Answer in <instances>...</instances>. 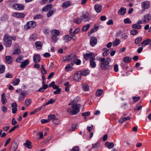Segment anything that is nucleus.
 Masks as SVG:
<instances>
[{
	"mask_svg": "<svg viewBox=\"0 0 151 151\" xmlns=\"http://www.w3.org/2000/svg\"><path fill=\"white\" fill-rule=\"evenodd\" d=\"M81 105L79 104H73L71 107L68 108L67 112L69 114L74 115L77 114L80 112Z\"/></svg>",
	"mask_w": 151,
	"mask_h": 151,
	"instance_id": "f257e3e1",
	"label": "nucleus"
},
{
	"mask_svg": "<svg viewBox=\"0 0 151 151\" xmlns=\"http://www.w3.org/2000/svg\"><path fill=\"white\" fill-rule=\"evenodd\" d=\"M151 20V15L148 14L145 15L142 18L141 20L137 21V24H146L148 23Z\"/></svg>",
	"mask_w": 151,
	"mask_h": 151,
	"instance_id": "f03ea898",
	"label": "nucleus"
},
{
	"mask_svg": "<svg viewBox=\"0 0 151 151\" xmlns=\"http://www.w3.org/2000/svg\"><path fill=\"white\" fill-rule=\"evenodd\" d=\"M111 61V58H107L104 62L101 63L100 65V67L104 70H107L110 68V65L109 64Z\"/></svg>",
	"mask_w": 151,
	"mask_h": 151,
	"instance_id": "7ed1b4c3",
	"label": "nucleus"
},
{
	"mask_svg": "<svg viewBox=\"0 0 151 151\" xmlns=\"http://www.w3.org/2000/svg\"><path fill=\"white\" fill-rule=\"evenodd\" d=\"M3 44L6 47H10L12 44L11 37L8 35H5L3 38Z\"/></svg>",
	"mask_w": 151,
	"mask_h": 151,
	"instance_id": "20e7f679",
	"label": "nucleus"
},
{
	"mask_svg": "<svg viewBox=\"0 0 151 151\" xmlns=\"http://www.w3.org/2000/svg\"><path fill=\"white\" fill-rule=\"evenodd\" d=\"M36 25V23L35 21H31L27 22L24 26V28L27 30L32 29L35 28Z\"/></svg>",
	"mask_w": 151,
	"mask_h": 151,
	"instance_id": "39448f33",
	"label": "nucleus"
},
{
	"mask_svg": "<svg viewBox=\"0 0 151 151\" xmlns=\"http://www.w3.org/2000/svg\"><path fill=\"white\" fill-rule=\"evenodd\" d=\"M84 58L86 60H95V58L94 53L92 52L86 53L83 54Z\"/></svg>",
	"mask_w": 151,
	"mask_h": 151,
	"instance_id": "423d86ee",
	"label": "nucleus"
},
{
	"mask_svg": "<svg viewBox=\"0 0 151 151\" xmlns=\"http://www.w3.org/2000/svg\"><path fill=\"white\" fill-rule=\"evenodd\" d=\"M12 7L16 10L19 11L23 10L24 8V5L21 4H14L12 5Z\"/></svg>",
	"mask_w": 151,
	"mask_h": 151,
	"instance_id": "0eeeda50",
	"label": "nucleus"
},
{
	"mask_svg": "<svg viewBox=\"0 0 151 151\" xmlns=\"http://www.w3.org/2000/svg\"><path fill=\"white\" fill-rule=\"evenodd\" d=\"M80 18L82 20L86 22L90 19L91 18V16L88 12H86L81 16Z\"/></svg>",
	"mask_w": 151,
	"mask_h": 151,
	"instance_id": "6e6552de",
	"label": "nucleus"
},
{
	"mask_svg": "<svg viewBox=\"0 0 151 151\" xmlns=\"http://www.w3.org/2000/svg\"><path fill=\"white\" fill-rule=\"evenodd\" d=\"M76 58L77 56L75 55V54L72 53L64 57L63 61H65L70 60H73L74 59H76Z\"/></svg>",
	"mask_w": 151,
	"mask_h": 151,
	"instance_id": "1a4fd4ad",
	"label": "nucleus"
},
{
	"mask_svg": "<svg viewBox=\"0 0 151 151\" xmlns=\"http://www.w3.org/2000/svg\"><path fill=\"white\" fill-rule=\"evenodd\" d=\"M97 40L96 38L94 36H91L90 37V43L92 47L95 46L97 43Z\"/></svg>",
	"mask_w": 151,
	"mask_h": 151,
	"instance_id": "9d476101",
	"label": "nucleus"
},
{
	"mask_svg": "<svg viewBox=\"0 0 151 151\" xmlns=\"http://www.w3.org/2000/svg\"><path fill=\"white\" fill-rule=\"evenodd\" d=\"M27 92L25 91L21 92L19 94L18 100L19 101H22L24 98L25 96L27 95Z\"/></svg>",
	"mask_w": 151,
	"mask_h": 151,
	"instance_id": "9b49d317",
	"label": "nucleus"
},
{
	"mask_svg": "<svg viewBox=\"0 0 151 151\" xmlns=\"http://www.w3.org/2000/svg\"><path fill=\"white\" fill-rule=\"evenodd\" d=\"M18 147V145L16 142H12L9 148V151H15Z\"/></svg>",
	"mask_w": 151,
	"mask_h": 151,
	"instance_id": "f8f14e48",
	"label": "nucleus"
},
{
	"mask_svg": "<svg viewBox=\"0 0 151 151\" xmlns=\"http://www.w3.org/2000/svg\"><path fill=\"white\" fill-rule=\"evenodd\" d=\"M12 16L14 17L22 18L24 17L25 15L22 13L15 12L12 14Z\"/></svg>",
	"mask_w": 151,
	"mask_h": 151,
	"instance_id": "ddd939ff",
	"label": "nucleus"
},
{
	"mask_svg": "<svg viewBox=\"0 0 151 151\" xmlns=\"http://www.w3.org/2000/svg\"><path fill=\"white\" fill-rule=\"evenodd\" d=\"M142 7L145 9L148 8L150 6V3L148 1H144L141 4Z\"/></svg>",
	"mask_w": 151,
	"mask_h": 151,
	"instance_id": "4468645a",
	"label": "nucleus"
},
{
	"mask_svg": "<svg viewBox=\"0 0 151 151\" xmlns=\"http://www.w3.org/2000/svg\"><path fill=\"white\" fill-rule=\"evenodd\" d=\"M11 106L12 107V112L13 114H16L17 111V105L16 102H14L12 103L11 105Z\"/></svg>",
	"mask_w": 151,
	"mask_h": 151,
	"instance_id": "2eb2a0df",
	"label": "nucleus"
},
{
	"mask_svg": "<svg viewBox=\"0 0 151 151\" xmlns=\"http://www.w3.org/2000/svg\"><path fill=\"white\" fill-rule=\"evenodd\" d=\"M94 8L96 12L97 13H100L102 10V6L101 4H95Z\"/></svg>",
	"mask_w": 151,
	"mask_h": 151,
	"instance_id": "dca6fc26",
	"label": "nucleus"
},
{
	"mask_svg": "<svg viewBox=\"0 0 151 151\" xmlns=\"http://www.w3.org/2000/svg\"><path fill=\"white\" fill-rule=\"evenodd\" d=\"M81 74L78 72L76 73L74 76L73 79L75 81H79L81 79Z\"/></svg>",
	"mask_w": 151,
	"mask_h": 151,
	"instance_id": "f3484780",
	"label": "nucleus"
},
{
	"mask_svg": "<svg viewBox=\"0 0 151 151\" xmlns=\"http://www.w3.org/2000/svg\"><path fill=\"white\" fill-rule=\"evenodd\" d=\"M73 64L72 63L69 64H67L65 67V70L66 72L71 71L72 70L73 68Z\"/></svg>",
	"mask_w": 151,
	"mask_h": 151,
	"instance_id": "a211bd4d",
	"label": "nucleus"
},
{
	"mask_svg": "<svg viewBox=\"0 0 151 151\" xmlns=\"http://www.w3.org/2000/svg\"><path fill=\"white\" fill-rule=\"evenodd\" d=\"M33 60L35 63H37L40 60V57L39 55L36 54L34 56Z\"/></svg>",
	"mask_w": 151,
	"mask_h": 151,
	"instance_id": "6ab92c4d",
	"label": "nucleus"
},
{
	"mask_svg": "<svg viewBox=\"0 0 151 151\" xmlns=\"http://www.w3.org/2000/svg\"><path fill=\"white\" fill-rule=\"evenodd\" d=\"M52 7L53 5L52 4H49L44 7L42 9V10L43 12H47Z\"/></svg>",
	"mask_w": 151,
	"mask_h": 151,
	"instance_id": "aec40b11",
	"label": "nucleus"
},
{
	"mask_svg": "<svg viewBox=\"0 0 151 151\" xmlns=\"http://www.w3.org/2000/svg\"><path fill=\"white\" fill-rule=\"evenodd\" d=\"M29 60L28 59H26L23 62H22L20 65V67L22 68H24L26 65L29 64Z\"/></svg>",
	"mask_w": 151,
	"mask_h": 151,
	"instance_id": "412c9836",
	"label": "nucleus"
},
{
	"mask_svg": "<svg viewBox=\"0 0 151 151\" xmlns=\"http://www.w3.org/2000/svg\"><path fill=\"white\" fill-rule=\"evenodd\" d=\"M23 145L28 149H31L32 148L31 142L28 140H26V142L24 143Z\"/></svg>",
	"mask_w": 151,
	"mask_h": 151,
	"instance_id": "4be33fe9",
	"label": "nucleus"
},
{
	"mask_svg": "<svg viewBox=\"0 0 151 151\" xmlns=\"http://www.w3.org/2000/svg\"><path fill=\"white\" fill-rule=\"evenodd\" d=\"M71 5V2L70 1H67L63 2L62 6V7L64 8H66L69 6Z\"/></svg>",
	"mask_w": 151,
	"mask_h": 151,
	"instance_id": "5701e85b",
	"label": "nucleus"
},
{
	"mask_svg": "<svg viewBox=\"0 0 151 151\" xmlns=\"http://www.w3.org/2000/svg\"><path fill=\"white\" fill-rule=\"evenodd\" d=\"M1 101L3 104H5L7 102V100L5 97V94L3 93L1 95Z\"/></svg>",
	"mask_w": 151,
	"mask_h": 151,
	"instance_id": "b1692460",
	"label": "nucleus"
},
{
	"mask_svg": "<svg viewBox=\"0 0 151 151\" xmlns=\"http://www.w3.org/2000/svg\"><path fill=\"white\" fill-rule=\"evenodd\" d=\"M43 44L40 41H36L35 42V45L37 49H40L42 48Z\"/></svg>",
	"mask_w": 151,
	"mask_h": 151,
	"instance_id": "393cba45",
	"label": "nucleus"
},
{
	"mask_svg": "<svg viewBox=\"0 0 151 151\" xmlns=\"http://www.w3.org/2000/svg\"><path fill=\"white\" fill-rule=\"evenodd\" d=\"M126 9L124 7H122L119 10L118 14L119 15H124L126 12Z\"/></svg>",
	"mask_w": 151,
	"mask_h": 151,
	"instance_id": "a878e982",
	"label": "nucleus"
},
{
	"mask_svg": "<svg viewBox=\"0 0 151 151\" xmlns=\"http://www.w3.org/2000/svg\"><path fill=\"white\" fill-rule=\"evenodd\" d=\"M105 145L107 148L109 149L112 148L114 146V144L112 142H106Z\"/></svg>",
	"mask_w": 151,
	"mask_h": 151,
	"instance_id": "bb28decb",
	"label": "nucleus"
},
{
	"mask_svg": "<svg viewBox=\"0 0 151 151\" xmlns=\"http://www.w3.org/2000/svg\"><path fill=\"white\" fill-rule=\"evenodd\" d=\"M51 34L53 36H58L60 34V31L57 29H53L51 31Z\"/></svg>",
	"mask_w": 151,
	"mask_h": 151,
	"instance_id": "cd10ccee",
	"label": "nucleus"
},
{
	"mask_svg": "<svg viewBox=\"0 0 151 151\" xmlns=\"http://www.w3.org/2000/svg\"><path fill=\"white\" fill-rule=\"evenodd\" d=\"M63 39L65 42H68L71 40V37L68 35H66L63 37Z\"/></svg>",
	"mask_w": 151,
	"mask_h": 151,
	"instance_id": "c85d7f7f",
	"label": "nucleus"
},
{
	"mask_svg": "<svg viewBox=\"0 0 151 151\" xmlns=\"http://www.w3.org/2000/svg\"><path fill=\"white\" fill-rule=\"evenodd\" d=\"M120 40L118 39H116L113 42L112 45L113 47H115L118 45L120 43Z\"/></svg>",
	"mask_w": 151,
	"mask_h": 151,
	"instance_id": "c756f323",
	"label": "nucleus"
},
{
	"mask_svg": "<svg viewBox=\"0 0 151 151\" xmlns=\"http://www.w3.org/2000/svg\"><path fill=\"white\" fill-rule=\"evenodd\" d=\"M6 60L7 62L9 64L12 63L13 61L12 57L9 56H6Z\"/></svg>",
	"mask_w": 151,
	"mask_h": 151,
	"instance_id": "7c9ffc66",
	"label": "nucleus"
},
{
	"mask_svg": "<svg viewBox=\"0 0 151 151\" xmlns=\"http://www.w3.org/2000/svg\"><path fill=\"white\" fill-rule=\"evenodd\" d=\"M20 80L19 78H17L14 79L12 82V84L14 86H16L19 84Z\"/></svg>",
	"mask_w": 151,
	"mask_h": 151,
	"instance_id": "2f4dec72",
	"label": "nucleus"
},
{
	"mask_svg": "<svg viewBox=\"0 0 151 151\" xmlns=\"http://www.w3.org/2000/svg\"><path fill=\"white\" fill-rule=\"evenodd\" d=\"M43 15L40 14H36L33 17V19L36 20L39 19H42L43 18Z\"/></svg>",
	"mask_w": 151,
	"mask_h": 151,
	"instance_id": "473e14b6",
	"label": "nucleus"
},
{
	"mask_svg": "<svg viewBox=\"0 0 151 151\" xmlns=\"http://www.w3.org/2000/svg\"><path fill=\"white\" fill-rule=\"evenodd\" d=\"M92 60L90 61V65L92 68H95L96 66V64L94 60Z\"/></svg>",
	"mask_w": 151,
	"mask_h": 151,
	"instance_id": "72a5a7b5",
	"label": "nucleus"
},
{
	"mask_svg": "<svg viewBox=\"0 0 151 151\" xmlns=\"http://www.w3.org/2000/svg\"><path fill=\"white\" fill-rule=\"evenodd\" d=\"M139 24H137H137H133L132 25V27L133 28H134L135 29H141L142 28L141 25Z\"/></svg>",
	"mask_w": 151,
	"mask_h": 151,
	"instance_id": "f704fd0d",
	"label": "nucleus"
},
{
	"mask_svg": "<svg viewBox=\"0 0 151 151\" xmlns=\"http://www.w3.org/2000/svg\"><path fill=\"white\" fill-rule=\"evenodd\" d=\"M103 92V90L101 89H99L97 90L96 93V96H100Z\"/></svg>",
	"mask_w": 151,
	"mask_h": 151,
	"instance_id": "c9c22d12",
	"label": "nucleus"
},
{
	"mask_svg": "<svg viewBox=\"0 0 151 151\" xmlns=\"http://www.w3.org/2000/svg\"><path fill=\"white\" fill-rule=\"evenodd\" d=\"M131 58L129 57H125L123 58V61L126 63H128L130 62L131 60Z\"/></svg>",
	"mask_w": 151,
	"mask_h": 151,
	"instance_id": "e433bc0d",
	"label": "nucleus"
},
{
	"mask_svg": "<svg viewBox=\"0 0 151 151\" xmlns=\"http://www.w3.org/2000/svg\"><path fill=\"white\" fill-rule=\"evenodd\" d=\"M89 89V87L87 84H84L82 85V89L85 91H88Z\"/></svg>",
	"mask_w": 151,
	"mask_h": 151,
	"instance_id": "4c0bfd02",
	"label": "nucleus"
},
{
	"mask_svg": "<svg viewBox=\"0 0 151 151\" xmlns=\"http://www.w3.org/2000/svg\"><path fill=\"white\" fill-rule=\"evenodd\" d=\"M90 26L89 24L84 25L82 28V30L83 31L85 32L87 31Z\"/></svg>",
	"mask_w": 151,
	"mask_h": 151,
	"instance_id": "58836bf2",
	"label": "nucleus"
},
{
	"mask_svg": "<svg viewBox=\"0 0 151 151\" xmlns=\"http://www.w3.org/2000/svg\"><path fill=\"white\" fill-rule=\"evenodd\" d=\"M142 38L141 37H137L135 39L134 43L135 44L137 45L142 41Z\"/></svg>",
	"mask_w": 151,
	"mask_h": 151,
	"instance_id": "ea45409f",
	"label": "nucleus"
},
{
	"mask_svg": "<svg viewBox=\"0 0 151 151\" xmlns=\"http://www.w3.org/2000/svg\"><path fill=\"white\" fill-rule=\"evenodd\" d=\"M73 64H75L77 65H79L81 64V61L80 59H77V57L76 59H74L73 60Z\"/></svg>",
	"mask_w": 151,
	"mask_h": 151,
	"instance_id": "a19ab883",
	"label": "nucleus"
},
{
	"mask_svg": "<svg viewBox=\"0 0 151 151\" xmlns=\"http://www.w3.org/2000/svg\"><path fill=\"white\" fill-rule=\"evenodd\" d=\"M90 73V71L88 70H83L82 72L81 73V75L83 76H86Z\"/></svg>",
	"mask_w": 151,
	"mask_h": 151,
	"instance_id": "79ce46f5",
	"label": "nucleus"
},
{
	"mask_svg": "<svg viewBox=\"0 0 151 151\" xmlns=\"http://www.w3.org/2000/svg\"><path fill=\"white\" fill-rule=\"evenodd\" d=\"M56 10H52L49 11L47 14V16L49 17L52 16L55 12Z\"/></svg>",
	"mask_w": 151,
	"mask_h": 151,
	"instance_id": "37998d69",
	"label": "nucleus"
},
{
	"mask_svg": "<svg viewBox=\"0 0 151 151\" xmlns=\"http://www.w3.org/2000/svg\"><path fill=\"white\" fill-rule=\"evenodd\" d=\"M81 21L82 20L81 18H76L74 19L73 22L77 24H78L81 23Z\"/></svg>",
	"mask_w": 151,
	"mask_h": 151,
	"instance_id": "c03bdc74",
	"label": "nucleus"
},
{
	"mask_svg": "<svg viewBox=\"0 0 151 151\" xmlns=\"http://www.w3.org/2000/svg\"><path fill=\"white\" fill-rule=\"evenodd\" d=\"M143 43L145 46L148 45L151 42V40L150 39H147L145 40L143 42Z\"/></svg>",
	"mask_w": 151,
	"mask_h": 151,
	"instance_id": "a18cd8bd",
	"label": "nucleus"
},
{
	"mask_svg": "<svg viewBox=\"0 0 151 151\" xmlns=\"http://www.w3.org/2000/svg\"><path fill=\"white\" fill-rule=\"evenodd\" d=\"M5 67L4 65H0V74L4 72Z\"/></svg>",
	"mask_w": 151,
	"mask_h": 151,
	"instance_id": "49530a36",
	"label": "nucleus"
},
{
	"mask_svg": "<svg viewBox=\"0 0 151 151\" xmlns=\"http://www.w3.org/2000/svg\"><path fill=\"white\" fill-rule=\"evenodd\" d=\"M32 101L30 99H26L25 101V104L27 106H29L31 103Z\"/></svg>",
	"mask_w": 151,
	"mask_h": 151,
	"instance_id": "de8ad7c7",
	"label": "nucleus"
},
{
	"mask_svg": "<svg viewBox=\"0 0 151 151\" xmlns=\"http://www.w3.org/2000/svg\"><path fill=\"white\" fill-rule=\"evenodd\" d=\"M138 33V31L135 29H133L130 31V33L131 35H135Z\"/></svg>",
	"mask_w": 151,
	"mask_h": 151,
	"instance_id": "09e8293b",
	"label": "nucleus"
},
{
	"mask_svg": "<svg viewBox=\"0 0 151 151\" xmlns=\"http://www.w3.org/2000/svg\"><path fill=\"white\" fill-rule=\"evenodd\" d=\"M56 117L54 115H50L48 116V119L49 120H51L52 122L54 120Z\"/></svg>",
	"mask_w": 151,
	"mask_h": 151,
	"instance_id": "8fccbe9b",
	"label": "nucleus"
},
{
	"mask_svg": "<svg viewBox=\"0 0 151 151\" xmlns=\"http://www.w3.org/2000/svg\"><path fill=\"white\" fill-rule=\"evenodd\" d=\"M21 52V51L20 49H17L14 50V52H13V54H20Z\"/></svg>",
	"mask_w": 151,
	"mask_h": 151,
	"instance_id": "3c124183",
	"label": "nucleus"
},
{
	"mask_svg": "<svg viewBox=\"0 0 151 151\" xmlns=\"http://www.w3.org/2000/svg\"><path fill=\"white\" fill-rule=\"evenodd\" d=\"M41 67L42 73L43 74H46L47 73V71L45 69L44 65H41Z\"/></svg>",
	"mask_w": 151,
	"mask_h": 151,
	"instance_id": "603ef678",
	"label": "nucleus"
},
{
	"mask_svg": "<svg viewBox=\"0 0 151 151\" xmlns=\"http://www.w3.org/2000/svg\"><path fill=\"white\" fill-rule=\"evenodd\" d=\"M77 124H72L71 127L70 128V131H73L76 128Z\"/></svg>",
	"mask_w": 151,
	"mask_h": 151,
	"instance_id": "864d4df0",
	"label": "nucleus"
},
{
	"mask_svg": "<svg viewBox=\"0 0 151 151\" xmlns=\"http://www.w3.org/2000/svg\"><path fill=\"white\" fill-rule=\"evenodd\" d=\"M57 36H53L51 37L52 41L54 43L57 42L58 40V38L57 37Z\"/></svg>",
	"mask_w": 151,
	"mask_h": 151,
	"instance_id": "5fc2aeb1",
	"label": "nucleus"
},
{
	"mask_svg": "<svg viewBox=\"0 0 151 151\" xmlns=\"http://www.w3.org/2000/svg\"><path fill=\"white\" fill-rule=\"evenodd\" d=\"M12 74L9 73H6L5 75V77L6 78H11L13 77Z\"/></svg>",
	"mask_w": 151,
	"mask_h": 151,
	"instance_id": "6e6d98bb",
	"label": "nucleus"
},
{
	"mask_svg": "<svg viewBox=\"0 0 151 151\" xmlns=\"http://www.w3.org/2000/svg\"><path fill=\"white\" fill-rule=\"evenodd\" d=\"M124 22L125 24H130L131 22L129 18H126L124 20Z\"/></svg>",
	"mask_w": 151,
	"mask_h": 151,
	"instance_id": "4d7b16f0",
	"label": "nucleus"
},
{
	"mask_svg": "<svg viewBox=\"0 0 151 151\" xmlns=\"http://www.w3.org/2000/svg\"><path fill=\"white\" fill-rule=\"evenodd\" d=\"M53 123L55 124H58L60 123V121L59 119L56 118L54 120H53Z\"/></svg>",
	"mask_w": 151,
	"mask_h": 151,
	"instance_id": "13d9d810",
	"label": "nucleus"
},
{
	"mask_svg": "<svg viewBox=\"0 0 151 151\" xmlns=\"http://www.w3.org/2000/svg\"><path fill=\"white\" fill-rule=\"evenodd\" d=\"M55 101V100H53L52 98L49 100L46 103L48 105L51 104H53Z\"/></svg>",
	"mask_w": 151,
	"mask_h": 151,
	"instance_id": "bf43d9fd",
	"label": "nucleus"
},
{
	"mask_svg": "<svg viewBox=\"0 0 151 151\" xmlns=\"http://www.w3.org/2000/svg\"><path fill=\"white\" fill-rule=\"evenodd\" d=\"M7 109V107L5 106H3L1 108V110L3 112H6Z\"/></svg>",
	"mask_w": 151,
	"mask_h": 151,
	"instance_id": "052dcab7",
	"label": "nucleus"
},
{
	"mask_svg": "<svg viewBox=\"0 0 151 151\" xmlns=\"http://www.w3.org/2000/svg\"><path fill=\"white\" fill-rule=\"evenodd\" d=\"M132 99L133 100L134 102H136L139 100L140 99V98L139 96L136 97L135 96H134L132 97Z\"/></svg>",
	"mask_w": 151,
	"mask_h": 151,
	"instance_id": "680f3d73",
	"label": "nucleus"
},
{
	"mask_svg": "<svg viewBox=\"0 0 151 151\" xmlns=\"http://www.w3.org/2000/svg\"><path fill=\"white\" fill-rule=\"evenodd\" d=\"M90 112L89 111H87L86 112L83 113L82 114V115L83 116H88L90 115Z\"/></svg>",
	"mask_w": 151,
	"mask_h": 151,
	"instance_id": "e2e57ef3",
	"label": "nucleus"
},
{
	"mask_svg": "<svg viewBox=\"0 0 151 151\" xmlns=\"http://www.w3.org/2000/svg\"><path fill=\"white\" fill-rule=\"evenodd\" d=\"M50 122L49 119H42L41 120V122L42 124H44L45 123H47Z\"/></svg>",
	"mask_w": 151,
	"mask_h": 151,
	"instance_id": "0e129e2a",
	"label": "nucleus"
},
{
	"mask_svg": "<svg viewBox=\"0 0 151 151\" xmlns=\"http://www.w3.org/2000/svg\"><path fill=\"white\" fill-rule=\"evenodd\" d=\"M114 70L115 72H117L118 71V66L117 64H116L114 65Z\"/></svg>",
	"mask_w": 151,
	"mask_h": 151,
	"instance_id": "69168bd1",
	"label": "nucleus"
},
{
	"mask_svg": "<svg viewBox=\"0 0 151 151\" xmlns=\"http://www.w3.org/2000/svg\"><path fill=\"white\" fill-rule=\"evenodd\" d=\"M17 123V122L16 121L15 118H13L12 120V124L13 125H15Z\"/></svg>",
	"mask_w": 151,
	"mask_h": 151,
	"instance_id": "338daca9",
	"label": "nucleus"
},
{
	"mask_svg": "<svg viewBox=\"0 0 151 151\" xmlns=\"http://www.w3.org/2000/svg\"><path fill=\"white\" fill-rule=\"evenodd\" d=\"M71 151H79V149L78 146L73 147L71 150Z\"/></svg>",
	"mask_w": 151,
	"mask_h": 151,
	"instance_id": "774afa93",
	"label": "nucleus"
}]
</instances>
